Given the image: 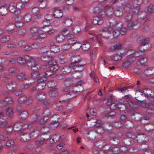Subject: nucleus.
Listing matches in <instances>:
<instances>
[{
	"mask_svg": "<svg viewBox=\"0 0 154 154\" xmlns=\"http://www.w3.org/2000/svg\"><path fill=\"white\" fill-rule=\"evenodd\" d=\"M72 76L74 78L79 79L82 77V74L81 72L74 71L72 73Z\"/></svg>",
	"mask_w": 154,
	"mask_h": 154,
	"instance_id": "864d4df0",
	"label": "nucleus"
},
{
	"mask_svg": "<svg viewBox=\"0 0 154 154\" xmlns=\"http://www.w3.org/2000/svg\"><path fill=\"white\" fill-rule=\"evenodd\" d=\"M34 71H35L31 74V77H28L25 78V79H26L28 81H32L33 80L34 81V79L36 78L37 76L39 75V73L36 71V70H34Z\"/></svg>",
	"mask_w": 154,
	"mask_h": 154,
	"instance_id": "393cba45",
	"label": "nucleus"
},
{
	"mask_svg": "<svg viewBox=\"0 0 154 154\" xmlns=\"http://www.w3.org/2000/svg\"><path fill=\"white\" fill-rule=\"evenodd\" d=\"M46 97V95L44 92H40L37 94L35 97V98L38 100H42L44 99Z\"/></svg>",
	"mask_w": 154,
	"mask_h": 154,
	"instance_id": "ea45409f",
	"label": "nucleus"
},
{
	"mask_svg": "<svg viewBox=\"0 0 154 154\" xmlns=\"http://www.w3.org/2000/svg\"><path fill=\"white\" fill-rule=\"evenodd\" d=\"M60 138V136L59 135L56 134H54L50 139V142L52 144L57 142L59 140Z\"/></svg>",
	"mask_w": 154,
	"mask_h": 154,
	"instance_id": "a19ab883",
	"label": "nucleus"
},
{
	"mask_svg": "<svg viewBox=\"0 0 154 154\" xmlns=\"http://www.w3.org/2000/svg\"><path fill=\"white\" fill-rule=\"evenodd\" d=\"M80 61L75 60L71 64V66L73 68L74 71L81 72L84 69V65L80 64Z\"/></svg>",
	"mask_w": 154,
	"mask_h": 154,
	"instance_id": "0eeeda50",
	"label": "nucleus"
},
{
	"mask_svg": "<svg viewBox=\"0 0 154 154\" xmlns=\"http://www.w3.org/2000/svg\"><path fill=\"white\" fill-rule=\"evenodd\" d=\"M17 62L21 65H26L32 70H37L40 68L41 65L33 57L26 55L17 58Z\"/></svg>",
	"mask_w": 154,
	"mask_h": 154,
	"instance_id": "f03ea898",
	"label": "nucleus"
},
{
	"mask_svg": "<svg viewBox=\"0 0 154 154\" xmlns=\"http://www.w3.org/2000/svg\"><path fill=\"white\" fill-rule=\"evenodd\" d=\"M58 57L60 59V62L61 63H64L66 61L65 56V54L63 53H60Z\"/></svg>",
	"mask_w": 154,
	"mask_h": 154,
	"instance_id": "13d9d810",
	"label": "nucleus"
},
{
	"mask_svg": "<svg viewBox=\"0 0 154 154\" xmlns=\"http://www.w3.org/2000/svg\"><path fill=\"white\" fill-rule=\"evenodd\" d=\"M49 129L47 127H43L41 129L42 138L45 140H48L50 136V134L49 131Z\"/></svg>",
	"mask_w": 154,
	"mask_h": 154,
	"instance_id": "4468645a",
	"label": "nucleus"
},
{
	"mask_svg": "<svg viewBox=\"0 0 154 154\" xmlns=\"http://www.w3.org/2000/svg\"><path fill=\"white\" fill-rule=\"evenodd\" d=\"M26 96L25 95H22L20 96L17 99V102L20 103H25Z\"/></svg>",
	"mask_w": 154,
	"mask_h": 154,
	"instance_id": "bf43d9fd",
	"label": "nucleus"
},
{
	"mask_svg": "<svg viewBox=\"0 0 154 154\" xmlns=\"http://www.w3.org/2000/svg\"><path fill=\"white\" fill-rule=\"evenodd\" d=\"M67 38V42L70 45H72L77 41L76 38L75 37L74 35L72 34L69 35Z\"/></svg>",
	"mask_w": 154,
	"mask_h": 154,
	"instance_id": "473e14b6",
	"label": "nucleus"
},
{
	"mask_svg": "<svg viewBox=\"0 0 154 154\" xmlns=\"http://www.w3.org/2000/svg\"><path fill=\"white\" fill-rule=\"evenodd\" d=\"M8 94L7 92H5L0 95V107L2 106L4 102L7 103H11L14 101L12 98L10 97L5 98V95Z\"/></svg>",
	"mask_w": 154,
	"mask_h": 154,
	"instance_id": "1a4fd4ad",
	"label": "nucleus"
},
{
	"mask_svg": "<svg viewBox=\"0 0 154 154\" xmlns=\"http://www.w3.org/2000/svg\"><path fill=\"white\" fill-rule=\"evenodd\" d=\"M40 59L42 61L47 63L48 64L49 62H51L53 60V58L50 55H48L47 54H42L41 55Z\"/></svg>",
	"mask_w": 154,
	"mask_h": 154,
	"instance_id": "f3484780",
	"label": "nucleus"
},
{
	"mask_svg": "<svg viewBox=\"0 0 154 154\" xmlns=\"http://www.w3.org/2000/svg\"><path fill=\"white\" fill-rule=\"evenodd\" d=\"M72 48L74 50H78L79 49L81 46V44L79 42L77 41L74 43L72 45Z\"/></svg>",
	"mask_w": 154,
	"mask_h": 154,
	"instance_id": "338daca9",
	"label": "nucleus"
},
{
	"mask_svg": "<svg viewBox=\"0 0 154 154\" xmlns=\"http://www.w3.org/2000/svg\"><path fill=\"white\" fill-rule=\"evenodd\" d=\"M7 4L5 3L2 4L0 6V14L2 16H5L8 13Z\"/></svg>",
	"mask_w": 154,
	"mask_h": 154,
	"instance_id": "412c9836",
	"label": "nucleus"
},
{
	"mask_svg": "<svg viewBox=\"0 0 154 154\" xmlns=\"http://www.w3.org/2000/svg\"><path fill=\"white\" fill-rule=\"evenodd\" d=\"M59 125V122L58 121H52L49 125L50 128L54 129L57 128Z\"/></svg>",
	"mask_w": 154,
	"mask_h": 154,
	"instance_id": "09e8293b",
	"label": "nucleus"
},
{
	"mask_svg": "<svg viewBox=\"0 0 154 154\" xmlns=\"http://www.w3.org/2000/svg\"><path fill=\"white\" fill-rule=\"evenodd\" d=\"M50 49L51 51L53 52H57L60 51L59 47L54 45L53 44H51L50 47Z\"/></svg>",
	"mask_w": 154,
	"mask_h": 154,
	"instance_id": "c03bdc74",
	"label": "nucleus"
},
{
	"mask_svg": "<svg viewBox=\"0 0 154 154\" xmlns=\"http://www.w3.org/2000/svg\"><path fill=\"white\" fill-rule=\"evenodd\" d=\"M16 77L18 79L21 80H24L26 81H27V80L25 79V77H27L26 75H25V73L24 72H21L17 74Z\"/></svg>",
	"mask_w": 154,
	"mask_h": 154,
	"instance_id": "603ef678",
	"label": "nucleus"
},
{
	"mask_svg": "<svg viewBox=\"0 0 154 154\" xmlns=\"http://www.w3.org/2000/svg\"><path fill=\"white\" fill-rule=\"evenodd\" d=\"M137 42L138 43L140 44L141 46L147 45L148 47L146 48H143V50H140L135 53L134 50H131L130 51L129 50L127 53L128 55L130 54V56L128 58V60L123 63L122 64L123 67H128L132 62L135 60L136 57H138L143 54L145 53L144 51L149 48V46L148 45L149 39L148 38L146 39L143 36H140L137 38Z\"/></svg>",
	"mask_w": 154,
	"mask_h": 154,
	"instance_id": "f257e3e1",
	"label": "nucleus"
},
{
	"mask_svg": "<svg viewBox=\"0 0 154 154\" xmlns=\"http://www.w3.org/2000/svg\"><path fill=\"white\" fill-rule=\"evenodd\" d=\"M103 18H100L99 16H96L93 17L92 22L94 24L101 25L103 23Z\"/></svg>",
	"mask_w": 154,
	"mask_h": 154,
	"instance_id": "b1692460",
	"label": "nucleus"
},
{
	"mask_svg": "<svg viewBox=\"0 0 154 154\" xmlns=\"http://www.w3.org/2000/svg\"><path fill=\"white\" fill-rule=\"evenodd\" d=\"M111 7L113 8L112 12L113 14L114 13L115 16L117 17H120L122 15L123 12L122 11L120 10L117 8H114L112 6Z\"/></svg>",
	"mask_w": 154,
	"mask_h": 154,
	"instance_id": "4c0bfd02",
	"label": "nucleus"
},
{
	"mask_svg": "<svg viewBox=\"0 0 154 154\" xmlns=\"http://www.w3.org/2000/svg\"><path fill=\"white\" fill-rule=\"evenodd\" d=\"M82 18L83 19L85 20L86 21V26L85 27V30L87 31L89 27H90L91 25V23H90L89 21L90 18L86 16H83Z\"/></svg>",
	"mask_w": 154,
	"mask_h": 154,
	"instance_id": "c9c22d12",
	"label": "nucleus"
},
{
	"mask_svg": "<svg viewBox=\"0 0 154 154\" xmlns=\"http://www.w3.org/2000/svg\"><path fill=\"white\" fill-rule=\"evenodd\" d=\"M34 82V81H28L25 80L23 84L21 85V88L23 89H27L29 88L32 84Z\"/></svg>",
	"mask_w": 154,
	"mask_h": 154,
	"instance_id": "72a5a7b5",
	"label": "nucleus"
},
{
	"mask_svg": "<svg viewBox=\"0 0 154 154\" xmlns=\"http://www.w3.org/2000/svg\"><path fill=\"white\" fill-rule=\"evenodd\" d=\"M130 97L131 96L130 95H127L124 96L122 99L119 100V102L121 103V104L123 105V107H124L126 109H128V107L127 104L128 103V102L126 100V99L130 98Z\"/></svg>",
	"mask_w": 154,
	"mask_h": 154,
	"instance_id": "4be33fe9",
	"label": "nucleus"
},
{
	"mask_svg": "<svg viewBox=\"0 0 154 154\" xmlns=\"http://www.w3.org/2000/svg\"><path fill=\"white\" fill-rule=\"evenodd\" d=\"M31 116L32 118L31 122L32 124H36L37 122H38L40 124V122H43V119H42L41 117L37 114H32Z\"/></svg>",
	"mask_w": 154,
	"mask_h": 154,
	"instance_id": "dca6fc26",
	"label": "nucleus"
},
{
	"mask_svg": "<svg viewBox=\"0 0 154 154\" xmlns=\"http://www.w3.org/2000/svg\"><path fill=\"white\" fill-rule=\"evenodd\" d=\"M19 69L15 67L10 68L8 70L9 74L11 75L14 76L19 72Z\"/></svg>",
	"mask_w": 154,
	"mask_h": 154,
	"instance_id": "e433bc0d",
	"label": "nucleus"
},
{
	"mask_svg": "<svg viewBox=\"0 0 154 154\" xmlns=\"http://www.w3.org/2000/svg\"><path fill=\"white\" fill-rule=\"evenodd\" d=\"M29 1H27V2ZM27 3V2H26L25 1L24 2H22V1H19L16 3V7L18 9H21L24 7L25 5Z\"/></svg>",
	"mask_w": 154,
	"mask_h": 154,
	"instance_id": "a18cd8bd",
	"label": "nucleus"
},
{
	"mask_svg": "<svg viewBox=\"0 0 154 154\" xmlns=\"http://www.w3.org/2000/svg\"><path fill=\"white\" fill-rule=\"evenodd\" d=\"M8 8L9 11L11 12H14L15 15L20 14V12L19 10L16 11V8L15 5H12L10 4H7V8Z\"/></svg>",
	"mask_w": 154,
	"mask_h": 154,
	"instance_id": "cd10ccee",
	"label": "nucleus"
},
{
	"mask_svg": "<svg viewBox=\"0 0 154 154\" xmlns=\"http://www.w3.org/2000/svg\"><path fill=\"white\" fill-rule=\"evenodd\" d=\"M47 4V1H38V6L41 8L45 7Z\"/></svg>",
	"mask_w": 154,
	"mask_h": 154,
	"instance_id": "680f3d73",
	"label": "nucleus"
},
{
	"mask_svg": "<svg viewBox=\"0 0 154 154\" xmlns=\"http://www.w3.org/2000/svg\"><path fill=\"white\" fill-rule=\"evenodd\" d=\"M144 73L146 75H150L154 73V67H149L147 68L144 71Z\"/></svg>",
	"mask_w": 154,
	"mask_h": 154,
	"instance_id": "79ce46f5",
	"label": "nucleus"
},
{
	"mask_svg": "<svg viewBox=\"0 0 154 154\" xmlns=\"http://www.w3.org/2000/svg\"><path fill=\"white\" fill-rule=\"evenodd\" d=\"M111 32V29H110L109 27H105L103 29L101 35H99L97 36L91 35L93 36L91 38L92 39L93 42L96 41L98 42L100 45H102V43L101 40V36H103L104 38H107L109 37Z\"/></svg>",
	"mask_w": 154,
	"mask_h": 154,
	"instance_id": "39448f33",
	"label": "nucleus"
},
{
	"mask_svg": "<svg viewBox=\"0 0 154 154\" xmlns=\"http://www.w3.org/2000/svg\"><path fill=\"white\" fill-rule=\"evenodd\" d=\"M58 89L56 88H53L48 93L49 96L51 97H56L58 95Z\"/></svg>",
	"mask_w": 154,
	"mask_h": 154,
	"instance_id": "f704fd0d",
	"label": "nucleus"
},
{
	"mask_svg": "<svg viewBox=\"0 0 154 154\" xmlns=\"http://www.w3.org/2000/svg\"><path fill=\"white\" fill-rule=\"evenodd\" d=\"M97 137V134L96 132L94 131H90L87 134V138L90 140L94 139Z\"/></svg>",
	"mask_w": 154,
	"mask_h": 154,
	"instance_id": "c85d7f7f",
	"label": "nucleus"
},
{
	"mask_svg": "<svg viewBox=\"0 0 154 154\" xmlns=\"http://www.w3.org/2000/svg\"><path fill=\"white\" fill-rule=\"evenodd\" d=\"M2 116L0 117V128L4 127L8 123L7 117L4 116L3 113L2 112Z\"/></svg>",
	"mask_w": 154,
	"mask_h": 154,
	"instance_id": "6ab92c4d",
	"label": "nucleus"
},
{
	"mask_svg": "<svg viewBox=\"0 0 154 154\" xmlns=\"http://www.w3.org/2000/svg\"><path fill=\"white\" fill-rule=\"evenodd\" d=\"M105 9L106 11H105L103 9H101V11H100V14L99 15L100 18H103L105 15L109 16L113 14L112 12L113 8L110 5L106 6Z\"/></svg>",
	"mask_w": 154,
	"mask_h": 154,
	"instance_id": "6e6552de",
	"label": "nucleus"
},
{
	"mask_svg": "<svg viewBox=\"0 0 154 154\" xmlns=\"http://www.w3.org/2000/svg\"><path fill=\"white\" fill-rule=\"evenodd\" d=\"M64 83L65 85L67 87L70 86L73 84L72 80L70 78H68L66 79Z\"/></svg>",
	"mask_w": 154,
	"mask_h": 154,
	"instance_id": "69168bd1",
	"label": "nucleus"
},
{
	"mask_svg": "<svg viewBox=\"0 0 154 154\" xmlns=\"http://www.w3.org/2000/svg\"><path fill=\"white\" fill-rule=\"evenodd\" d=\"M134 4L133 5V7L132 8V11L134 14H137L140 8V5L138 4V1H134Z\"/></svg>",
	"mask_w": 154,
	"mask_h": 154,
	"instance_id": "7c9ffc66",
	"label": "nucleus"
},
{
	"mask_svg": "<svg viewBox=\"0 0 154 154\" xmlns=\"http://www.w3.org/2000/svg\"><path fill=\"white\" fill-rule=\"evenodd\" d=\"M29 115L28 112L26 111H23L20 112V118L21 119H25Z\"/></svg>",
	"mask_w": 154,
	"mask_h": 154,
	"instance_id": "052dcab7",
	"label": "nucleus"
},
{
	"mask_svg": "<svg viewBox=\"0 0 154 154\" xmlns=\"http://www.w3.org/2000/svg\"><path fill=\"white\" fill-rule=\"evenodd\" d=\"M21 134L20 137V140L22 141H26L29 140L31 137L30 136V134L28 133H25L22 134L21 133Z\"/></svg>",
	"mask_w": 154,
	"mask_h": 154,
	"instance_id": "2f4dec72",
	"label": "nucleus"
},
{
	"mask_svg": "<svg viewBox=\"0 0 154 154\" xmlns=\"http://www.w3.org/2000/svg\"><path fill=\"white\" fill-rule=\"evenodd\" d=\"M111 58L113 60L117 61L121 60L122 59V56L121 54H116L112 56Z\"/></svg>",
	"mask_w": 154,
	"mask_h": 154,
	"instance_id": "774afa93",
	"label": "nucleus"
},
{
	"mask_svg": "<svg viewBox=\"0 0 154 154\" xmlns=\"http://www.w3.org/2000/svg\"><path fill=\"white\" fill-rule=\"evenodd\" d=\"M13 130V125H9L5 130L4 133L7 135H9Z\"/></svg>",
	"mask_w": 154,
	"mask_h": 154,
	"instance_id": "6e6d98bb",
	"label": "nucleus"
},
{
	"mask_svg": "<svg viewBox=\"0 0 154 154\" xmlns=\"http://www.w3.org/2000/svg\"><path fill=\"white\" fill-rule=\"evenodd\" d=\"M149 118L150 116L149 115H145L144 116L143 118L141 120L140 123L145 124L147 123V122L149 120Z\"/></svg>",
	"mask_w": 154,
	"mask_h": 154,
	"instance_id": "e2e57ef3",
	"label": "nucleus"
},
{
	"mask_svg": "<svg viewBox=\"0 0 154 154\" xmlns=\"http://www.w3.org/2000/svg\"><path fill=\"white\" fill-rule=\"evenodd\" d=\"M39 28L33 27L30 29L31 34L29 37L32 40H35L38 43H42L45 41L47 35L45 33H40Z\"/></svg>",
	"mask_w": 154,
	"mask_h": 154,
	"instance_id": "7ed1b4c3",
	"label": "nucleus"
},
{
	"mask_svg": "<svg viewBox=\"0 0 154 154\" xmlns=\"http://www.w3.org/2000/svg\"><path fill=\"white\" fill-rule=\"evenodd\" d=\"M48 64L50 69L52 70L54 72L59 68V66L57 64V62L54 60V59L52 61L49 62Z\"/></svg>",
	"mask_w": 154,
	"mask_h": 154,
	"instance_id": "2eb2a0df",
	"label": "nucleus"
},
{
	"mask_svg": "<svg viewBox=\"0 0 154 154\" xmlns=\"http://www.w3.org/2000/svg\"><path fill=\"white\" fill-rule=\"evenodd\" d=\"M96 126L97 128L95 131L96 132L97 134H102L104 133V128L101 121L99 120L97 121L96 122Z\"/></svg>",
	"mask_w": 154,
	"mask_h": 154,
	"instance_id": "ddd939ff",
	"label": "nucleus"
},
{
	"mask_svg": "<svg viewBox=\"0 0 154 154\" xmlns=\"http://www.w3.org/2000/svg\"><path fill=\"white\" fill-rule=\"evenodd\" d=\"M30 135L34 139L37 137L39 134V131L37 128H34L30 130Z\"/></svg>",
	"mask_w": 154,
	"mask_h": 154,
	"instance_id": "a878e982",
	"label": "nucleus"
},
{
	"mask_svg": "<svg viewBox=\"0 0 154 154\" xmlns=\"http://www.w3.org/2000/svg\"><path fill=\"white\" fill-rule=\"evenodd\" d=\"M140 14H138V17L139 18L137 20V21L138 22L140 23L141 22H146L147 21L148 19H146V17L145 16H144V13L143 12L141 14H140Z\"/></svg>",
	"mask_w": 154,
	"mask_h": 154,
	"instance_id": "37998d69",
	"label": "nucleus"
},
{
	"mask_svg": "<svg viewBox=\"0 0 154 154\" xmlns=\"http://www.w3.org/2000/svg\"><path fill=\"white\" fill-rule=\"evenodd\" d=\"M72 32L74 33H79L81 31V29L80 26L78 25L75 26L71 29Z\"/></svg>",
	"mask_w": 154,
	"mask_h": 154,
	"instance_id": "0e129e2a",
	"label": "nucleus"
},
{
	"mask_svg": "<svg viewBox=\"0 0 154 154\" xmlns=\"http://www.w3.org/2000/svg\"><path fill=\"white\" fill-rule=\"evenodd\" d=\"M109 28L110 29H113V28H119L122 25V23L120 22L117 23L116 20L113 17L110 18L109 20V23L107 24Z\"/></svg>",
	"mask_w": 154,
	"mask_h": 154,
	"instance_id": "9d476101",
	"label": "nucleus"
},
{
	"mask_svg": "<svg viewBox=\"0 0 154 154\" xmlns=\"http://www.w3.org/2000/svg\"><path fill=\"white\" fill-rule=\"evenodd\" d=\"M94 145L96 147L99 148H105L106 146H108V148H109V146L102 140H100L94 142Z\"/></svg>",
	"mask_w": 154,
	"mask_h": 154,
	"instance_id": "aec40b11",
	"label": "nucleus"
},
{
	"mask_svg": "<svg viewBox=\"0 0 154 154\" xmlns=\"http://www.w3.org/2000/svg\"><path fill=\"white\" fill-rule=\"evenodd\" d=\"M122 47V44L120 43H118L113 46H112L110 47L109 49L111 51H114L117 49L121 48Z\"/></svg>",
	"mask_w": 154,
	"mask_h": 154,
	"instance_id": "5fc2aeb1",
	"label": "nucleus"
},
{
	"mask_svg": "<svg viewBox=\"0 0 154 154\" xmlns=\"http://www.w3.org/2000/svg\"><path fill=\"white\" fill-rule=\"evenodd\" d=\"M83 83V82L81 81L78 82L76 85L73 87L71 91H69L66 93L67 99L62 101V102L65 103H68L70 101L69 100V99L76 97V95L82 91L83 89L82 85Z\"/></svg>",
	"mask_w": 154,
	"mask_h": 154,
	"instance_id": "20e7f679",
	"label": "nucleus"
},
{
	"mask_svg": "<svg viewBox=\"0 0 154 154\" xmlns=\"http://www.w3.org/2000/svg\"><path fill=\"white\" fill-rule=\"evenodd\" d=\"M72 20L68 18H65L63 22V24L66 26H69L72 25Z\"/></svg>",
	"mask_w": 154,
	"mask_h": 154,
	"instance_id": "de8ad7c7",
	"label": "nucleus"
},
{
	"mask_svg": "<svg viewBox=\"0 0 154 154\" xmlns=\"http://www.w3.org/2000/svg\"><path fill=\"white\" fill-rule=\"evenodd\" d=\"M124 107L123 106V105L121 104L119 102L116 104L115 103H112L111 104L110 108L112 110L118 109L119 111H122L124 109Z\"/></svg>",
	"mask_w": 154,
	"mask_h": 154,
	"instance_id": "5701e85b",
	"label": "nucleus"
},
{
	"mask_svg": "<svg viewBox=\"0 0 154 154\" xmlns=\"http://www.w3.org/2000/svg\"><path fill=\"white\" fill-rule=\"evenodd\" d=\"M6 115L8 117H11L13 115V109L11 107L7 108L6 110Z\"/></svg>",
	"mask_w": 154,
	"mask_h": 154,
	"instance_id": "3c124183",
	"label": "nucleus"
},
{
	"mask_svg": "<svg viewBox=\"0 0 154 154\" xmlns=\"http://www.w3.org/2000/svg\"><path fill=\"white\" fill-rule=\"evenodd\" d=\"M53 16L56 18H60L63 16V13L62 10L57 8L53 9Z\"/></svg>",
	"mask_w": 154,
	"mask_h": 154,
	"instance_id": "a211bd4d",
	"label": "nucleus"
},
{
	"mask_svg": "<svg viewBox=\"0 0 154 154\" xmlns=\"http://www.w3.org/2000/svg\"><path fill=\"white\" fill-rule=\"evenodd\" d=\"M14 130L15 131H18V134L20 135L22 133L20 130L21 129H24L28 128L31 127V125L28 124L23 125V123L20 122H17L14 124H13Z\"/></svg>",
	"mask_w": 154,
	"mask_h": 154,
	"instance_id": "423d86ee",
	"label": "nucleus"
},
{
	"mask_svg": "<svg viewBox=\"0 0 154 154\" xmlns=\"http://www.w3.org/2000/svg\"><path fill=\"white\" fill-rule=\"evenodd\" d=\"M97 50L96 48H94L90 52V57L91 60H93L95 58L96 55Z\"/></svg>",
	"mask_w": 154,
	"mask_h": 154,
	"instance_id": "49530a36",
	"label": "nucleus"
},
{
	"mask_svg": "<svg viewBox=\"0 0 154 154\" xmlns=\"http://www.w3.org/2000/svg\"><path fill=\"white\" fill-rule=\"evenodd\" d=\"M46 80V77H41L37 80V87L38 90H41L44 88L46 86V83L45 81Z\"/></svg>",
	"mask_w": 154,
	"mask_h": 154,
	"instance_id": "f8f14e48",
	"label": "nucleus"
},
{
	"mask_svg": "<svg viewBox=\"0 0 154 154\" xmlns=\"http://www.w3.org/2000/svg\"><path fill=\"white\" fill-rule=\"evenodd\" d=\"M71 64L69 66H64L61 70L62 73L63 74H66L69 73L71 71Z\"/></svg>",
	"mask_w": 154,
	"mask_h": 154,
	"instance_id": "58836bf2",
	"label": "nucleus"
},
{
	"mask_svg": "<svg viewBox=\"0 0 154 154\" xmlns=\"http://www.w3.org/2000/svg\"><path fill=\"white\" fill-rule=\"evenodd\" d=\"M24 24L22 20V17L21 16H17L15 19V25L16 27H20Z\"/></svg>",
	"mask_w": 154,
	"mask_h": 154,
	"instance_id": "bb28decb",
	"label": "nucleus"
},
{
	"mask_svg": "<svg viewBox=\"0 0 154 154\" xmlns=\"http://www.w3.org/2000/svg\"><path fill=\"white\" fill-rule=\"evenodd\" d=\"M89 74L91 77V78L95 82L97 83L99 82L98 79L95 73L94 72H92Z\"/></svg>",
	"mask_w": 154,
	"mask_h": 154,
	"instance_id": "4d7b16f0",
	"label": "nucleus"
},
{
	"mask_svg": "<svg viewBox=\"0 0 154 154\" xmlns=\"http://www.w3.org/2000/svg\"><path fill=\"white\" fill-rule=\"evenodd\" d=\"M91 47L90 44L89 42H83L82 45V49L84 51H87Z\"/></svg>",
	"mask_w": 154,
	"mask_h": 154,
	"instance_id": "8fccbe9b",
	"label": "nucleus"
},
{
	"mask_svg": "<svg viewBox=\"0 0 154 154\" xmlns=\"http://www.w3.org/2000/svg\"><path fill=\"white\" fill-rule=\"evenodd\" d=\"M17 85L15 82L11 81L9 82L6 86L7 89L10 91H12L16 88Z\"/></svg>",
	"mask_w": 154,
	"mask_h": 154,
	"instance_id": "c756f323",
	"label": "nucleus"
},
{
	"mask_svg": "<svg viewBox=\"0 0 154 154\" xmlns=\"http://www.w3.org/2000/svg\"><path fill=\"white\" fill-rule=\"evenodd\" d=\"M138 143H143L148 140V137L144 134L139 133L136 137Z\"/></svg>",
	"mask_w": 154,
	"mask_h": 154,
	"instance_id": "9b49d317",
	"label": "nucleus"
}]
</instances>
